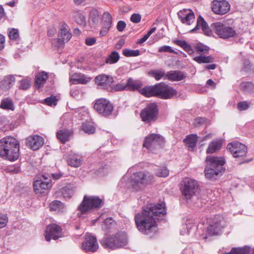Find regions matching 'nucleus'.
<instances>
[{"mask_svg":"<svg viewBox=\"0 0 254 254\" xmlns=\"http://www.w3.org/2000/svg\"><path fill=\"white\" fill-rule=\"evenodd\" d=\"M120 55L117 52H112L107 58L105 63L108 64H113L118 62Z\"/></svg>","mask_w":254,"mask_h":254,"instance_id":"41","label":"nucleus"},{"mask_svg":"<svg viewBox=\"0 0 254 254\" xmlns=\"http://www.w3.org/2000/svg\"><path fill=\"white\" fill-rule=\"evenodd\" d=\"M102 23L103 26L111 27L112 23V16L109 12H105L103 13L102 18Z\"/></svg>","mask_w":254,"mask_h":254,"instance_id":"42","label":"nucleus"},{"mask_svg":"<svg viewBox=\"0 0 254 254\" xmlns=\"http://www.w3.org/2000/svg\"><path fill=\"white\" fill-rule=\"evenodd\" d=\"M94 107L97 112L104 116H109L113 111V105L109 100L104 98L97 100Z\"/></svg>","mask_w":254,"mask_h":254,"instance_id":"12","label":"nucleus"},{"mask_svg":"<svg viewBox=\"0 0 254 254\" xmlns=\"http://www.w3.org/2000/svg\"><path fill=\"white\" fill-rule=\"evenodd\" d=\"M51 187V179L48 175H42L36 178L33 184L34 191L36 193H42Z\"/></svg>","mask_w":254,"mask_h":254,"instance_id":"13","label":"nucleus"},{"mask_svg":"<svg viewBox=\"0 0 254 254\" xmlns=\"http://www.w3.org/2000/svg\"><path fill=\"white\" fill-rule=\"evenodd\" d=\"M63 236L62 229L60 226L53 224L47 226L45 233V237L47 241L52 239L57 240Z\"/></svg>","mask_w":254,"mask_h":254,"instance_id":"16","label":"nucleus"},{"mask_svg":"<svg viewBox=\"0 0 254 254\" xmlns=\"http://www.w3.org/2000/svg\"><path fill=\"white\" fill-rule=\"evenodd\" d=\"M127 85H126V83H118L117 84L115 87H114V89L116 91H122V90H127Z\"/></svg>","mask_w":254,"mask_h":254,"instance_id":"57","label":"nucleus"},{"mask_svg":"<svg viewBox=\"0 0 254 254\" xmlns=\"http://www.w3.org/2000/svg\"><path fill=\"white\" fill-rule=\"evenodd\" d=\"M149 37V36L146 34L142 38L138 40L137 43V44H142V43H144L145 41H146Z\"/></svg>","mask_w":254,"mask_h":254,"instance_id":"64","label":"nucleus"},{"mask_svg":"<svg viewBox=\"0 0 254 254\" xmlns=\"http://www.w3.org/2000/svg\"><path fill=\"white\" fill-rule=\"evenodd\" d=\"M166 74L164 70L162 69L152 70L148 72V75L150 76L154 77L157 81L160 80L162 78L164 79Z\"/></svg>","mask_w":254,"mask_h":254,"instance_id":"33","label":"nucleus"},{"mask_svg":"<svg viewBox=\"0 0 254 254\" xmlns=\"http://www.w3.org/2000/svg\"><path fill=\"white\" fill-rule=\"evenodd\" d=\"M114 224V221L111 218H108L105 220L103 224L102 225L103 230L106 231L110 229L112 226Z\"/></svg>","mask_w":254,"mask_h":254,"instance_id":"48","label":"nucleus"},{"mask_svg":"<svg viewBox=\"0 0 254 254\" xmlns=\"http://www.w3.org/2000/svg\"><path fill=\"white\" fill-rule=\"evenodd\" d=\"M8 36L11 40H16L19 38V33L17 29H12L9 30Z\"/></svg>","mask_w":254,"mask_h":254,"instance_id":"52","label":"nucleus"},{"mask_svg":"<svg viewBox=\"0 0 254 254\" xmlns=\"http://www.w3.org/2000/svg\"><path fill=\"white\" fill-rule=\"evenodd\" d=\"M44 143L43 138L38 135L29 136L26 141L27 146L33 150L39 149Z\"/></svg>","mask_w":254,"mask_h":254,"instance_id":"19","label":"nucleus"},{"mask_svg":"<svg viewBox=\"0 0 254 254\" xmlns=\"http://www.w3.org/2000/svg\"><path fill=\"white\" fill-rule=\"evenodd\" d=\"M157 113L158 108L156 104L151 103L141 110L140 116L143 122L148 124L156 120Z\"/></svg>","mask_w":254,"mask_h":254,"instance_id":"11","label":"nucleus"},{"mask_svg":"<svg viewBox=\"0 0 254 254\" xmlns=\"http://www.w3.org/2000/svg\"><path fill=\"white\" fill-rule=\"evenodd\" d=\"M82 248L86 251L95 252L98 249L99 246L96 238L90 235L85 236V241L82 245Z\"/></svg>","mask_w":254,"mask_h":254,"instance_id":"18","label":"nucleus"},{"mask_svg":"<svg viewBox=\"0 0 254 254\" xmlns=\"http://www.w3.org/2000/svg\"><path fill=\"white\" fill-rule=\"evenodd\" d=\"M127 242V234L124 232H119L115 235L103 238L101 244L106 249L114 250L126 246Z\"/></svg>","mask_w":254,"mask_h":254,"instance_id":"5","label":"nucleus"},{"mask_svg":"<svg viewBox=\"0 0 254 254\" xmlns=\"http://www.w3.org/2000/svg\"><path fill=\"white\" fill-rule=\"evenodd\" d=\"M193 59L198 64L211 63L214 61V58L212 57L202 55L194 57Z\"/></svg>","mask_w":254,"mask_h":254,"instance_id":"38","label":"nucleus"},{"mask_svg":"<svg viewBox=\"0 0 254 254\" xmlns=\"http://www.w3.org/2000/svg\"><path fill=\"white\" fill-rule=\"evenodd\" d=\"M82 129L88 134H92L95 132V128L89 123H84L82 125Z\"/></svg>","mask_w":254,"mask_h":254,"instance_id":"44","label":"nucleus"},{"mask_svg":"<svg viewBox=\"0 0 254 254\" xmlns=\"http://www.w3.org/2000/svg\"><path fill=\"white\" fill-rule=\"evenodd\" d=\"M8 222V218L5 215H0V228L4 227Z\"/></svg>","mask_w":254,"mask_h":254,"instance_id":"56","label":"nucleus"},{"mask_svg":"<svg viewBox=\"0 0 254 254\" xmlns=\"http://www.w3.org/2000/svg\"><path fill=\"white\" fill-rule=\"evenodd\" d=\"M156 176L160 177H166L169 175V170L166 167L158 168L155 172Z\"/></svg>","mask_w":254,"mask_h":254,"instance_id":"46","label":"nucleus"},{"mask_svg":"<svg viewBox=\"0 0 254 254\" xmlns=\"http://www.w3.org/2000/svg\"><path fill=\"white\" fill-rule=\"evenodd\" d=\"M206 166L204 170L205 177L209 180L216 179L224 171L225 162L223 158L208 156L206 158Z\"/></svg>","mask_w":254,"mask_h":254,"instance_id":"3","label":"nucleus"},{"mask_svg":"<svg viewBox=\"0 0 254 254\" xmlns=\"http://www.w3.org/2000/svg\"><path fill=\"white\" fill-rule=\"evenodd\" d=\"M131 21L133 23H138L141 20V16L137 13H134L132 14L130 18Z\"/></svg>","mask_w":254,"mask_h":254,"instance_id":"58","label":"nucleus"},{"mask_svg":"<svg viewBox=\"0 0 254 254\" xmlns=\"http://www.w3.org/2000/svg\"><path fill=\"white\" fill-rule=\"evenodd\" d=\"M164 143L165 139L163 136L159 134L152 133L146 137L143 146L149 151L154 152L163 146Z\"/></svg>","mask_w":254,"mask_h":254,"instance_id":"6","label":"nucleus"},{"mask_svg":"<svg viewBox=\"0 0 254 254\" xmlns=\"http://www.w3.org/2000/svg\"><path fill=\"white\" fill-rule=\"evenodd\" d=\"M251 248L245 246L243 247L233 248L230 254H250Z\"/></svg>","mask_w":254,"mask_h":254,"instance_id":"36","label":"nucleus"},{"mask_svg":"<svg viewBox=\"0 0 254 254\" xmlns=\"http://www.w3.org/2000/svg\"><path fill=\"white\" fill-rule=\"evenodd\" d=\"M195 50L198 54H207L209 50V48L202 44H197L195 46Z\"/></svg>","mask_w":254,"mask_h":254,"instance_id":"47","label":"nucleus"},{"mask_svg":"<svg viewBox=\"0 0 254 254\" xmlns=\"http://www.w3.org/2000/svg\"><path fill=\"white\" fill-rule=\"evenodd\" d=\"M15 79L13 76H6L0 82V87L3 89H9L15 83Z\"/></svg>","mask_w":254,"mask_h":254,"instance_id":"30","label":"nucleus"},{"mask_svg":"<svg viewBox=\"0 0 254 254\" xmlns=\"http://www.w3.org/2000/svg\"><path fill=\"white\" fill-rule=\"evenodd\" d=\"M99 12L97 10H92L89 14V22H92L93 23L97 22L99 20Z\"/></svg>","mask_w":254,"mask_h":254,"instance_id":"45","label":"nucleus"},{"mask_svg":"<svg viewBox=\"0 0 254 254\" xmlns=\"http://www.w3.org/2000/svg\"><path fill=\"white\" fill-rule=\"evenodd\" d=\"M91 78L85 76L84 75H81L78 84H87L91 80Z\"/></svg>","mask_w":254,"mask_h":254,"instance_id":"59","label":"nucleus"},{"mask_svg":"<svg viewBox=\"0 0 254 254\" xmlns=\"http://www.w3.org/2000/svg\"><path fill=\"white\" fill-rule=\"evenodd\" d=\"M50 207L51 210L60 212L64 210V205L61 201L55 200L51 203Z\"/></svg>","mask_w":254,"mask_h":254,"instance_id":"39","label":"nucleus"},{"mask_svg":"<svg viewBox=\"0 0 254 254\" xmlns=\"http://www.w3.org/2000/svg\"><path fill=\"white\" fill-rule=\"evenodd\" d=\"M211 28L221 38L228 39L236 35V32L233 28L221 22H217L212 23Z\"/></svg>","mask_w":254,"mask_h":254,"instance_id":"8","label":"nucleus"},{"mask_svg":"<svg viewBox=\"0 0 254 254\" xmlns=\"http://www.w3.org/2000/svg\"><path fill=\"white\" fill-rule=\"evenodd\" d=\"M59 38L52 40L53 44L58 47L64 46L65 42L68 41L71 37V34L69 32L68 26L65 24H63L60 27V30L58 34Z\"/></svg>","mask_w":254,"mask_h":254,"instance_id":"14","label":"nucleus"},{"mask_svg":"<svg viewBox=\"0 0 254 254\" xmlns=\"http://www.w3.org/2000/svg\"><path fill=\"white\" fill-rule=\"evenodd\" d=\"M197 138V137L195 134L189 135L184 139V142L188 147L192 150L196 145Z\"/></svg>","mask_w":254,"mask_h":254,"instance_id":"32","label":"nucleus"},{"mask_svg":"<svg viewBox=\"0 0 254 254\" xmlns=\"http://www.w3.org/2000/svg\"><path fill=\"white\" fill-rule=\"evenodd\" d=\"M57 99L56 97L54 96H51L46 98L44 103L48 106H55L57 105Z\"/></svg>","mask_w":254,"mask_h":254,"instance_id":"50","label":"nucleus"},{"mask_svg":"<svg viewBox=\"0 0 254 254\" xmlns=\"http://www.w3.org/2000/svg\"><path fill=\"white\" fill-rule=\"evenodd\" d=\"M81 76V74L78 73L72 74L70 77V82L72 84H78Z\"/></svg>","mask_w":254,"mask_h":254,"instance_id":"54","label":"nucleus"},{"mask_svg":"<svg viewBox=\"0 0 254 254\" xmlns=\"http://www.w3.org/2000/svg\"><path fill=\"white\" fill-rule=\"evenodd\" d=\"M152 179V176L148 173H136L131 176V184L132 188L137 190L143 188Z\"/></svg>","mask_w":254,"mask_h":254,"instance_id":"9","label":"nucleus"},{"mask_svg":"<svg viewBox=\"0 0 254 254\" xmlns=\"http://www.w3.org/2000/svg\"><path fill=\"white\" fill-rule=\"evenodd\" d=\"M251 105V103L247 101L240 102L238 104V109L240 111H244L248 109Z\"/></svg>","mask_w":254,"mask_h":254,"instance_id":"53","label":"nucleus"},{"mask_svg":"<svg viewBox=\"0 0 254 254\" xmlns=\"http://www.w3.org/2000/svg\"><path fill=\"white\" fill-rule=\"evenodd\" d=\"M111 27L107 26H103V27L100 32V35L101 36H104L107 34L108 31L109 30Z\"/></svg>","mask_w":254,"mask_h":254,"instance_id":"61","label":"nucleus"},{"mask_svg":"<svg viewBox=\"0 0 254 254\" xmlns=\"http://www.w3.org/2000/svg\"><path fill=\"white\" fill-rule=\"evenodd\" d=\"M126 23L124 21L121 20L118 22L117 28L118 31H123L126 27Z\"/></svg>","mask_w":254,"mask_h":254,"instance_id":"60","label":"nucleus"},{"mask_svg":"<svg viewBox=\"0 0 254 254\" xmlns=\"http://www.w3.org/2000/svg\"><path fill=\"white\" fill-rule=\"evenodd\" d=\"M57 136L61 142L64 143L68 140L70 136V132L66 129L60 130L57 132Z\"/></svg>","mask_w":254,"mask_h":254,"instance_id":"40","label":"nucleus"},{"mask_svg":"<svg viewBox=\"0 0 254 254\" xmlns=\"http://www.w3.org/2000/svg\"><path fill=\"white\" fill-rule=\"evenodd\" d=\"M211 8L215 13L219 15H223L230 10V6L228 2L226 0H214L212 2Z\"/></svg>","mask_w":254,"mask_h":254,"instance_id":"17","label":"nucleus"},{"mask_svg":"<svg viewBox=\"0 0 254 254\" xmlns=\"http://www.w3.org/2000/svg\"><path fill=\"white\" fill-rule=\"evenodd\" d=\"M126 83L127 90H135L141 86V83L139 81L133 80L131 78L127 79Z\"/></svg>","mask_w":254,"mask_h":254,"instance_id":"31","label":"nucleus"},{"mask_svg":"<svg viewBox=\"0 0 254 254\" xmlns=\"http://www.w3.org/2000/svg\"><path fill=\"white\" fill-rule=\"evenodd\" d=\"M0 107L4 110L13 111L14 106L13 101L9 98H6L1 100Z\"/></svg>","mask_w":254,"mask_h":254,"instance_id":"34","label":"nucleus"},{"mask_svg":"<svg viewBox=\"0 0 254 254\" xmlns=\"http://www.w3.org/2000/svg\"><path fill=\"white\" fill-rule=\"evenodd\" d=\"M222 142L221 139H217L211 141L206 149V153L212 154L220 150L222 146Z\"/></svg>","mask_w":254,"mask_h":254,"instance_id":"28","label":"nucleus"},{"mask_svg":"<svg viewBox=\"0 0 254 254\" xmlns=\"http://www.w3.org/2000/svg\"><path fill=\"white\" fill-rule=\"evenodd\" d=\"M82 161L83 158L82 156L76 153L70 154L67 160V162L69 166L75 168L81 166Z\"/></svg>","mask_w":254,"mask_h":254,"instance_id":"24","label":"nucleus"},{"mask_svg":"<svg viewBox=\"0 0 254 254\" xmlns=\"http://www.w3.org/2000/svg\"><path fill=\"white\" fill-rule=\"evenodd\" d=\"M227 148L235 158H243L246 156L247 148L245 145L239 142H231L227 145Z\"/></svg>","mask_w":254,"mask_h":254,"instance_id":"15","label":"nucleus"},{"mask_svg":"<svg viewBox=\"0 0 254 254\" xmlns=\"http://www.w3.org/2000/svg\"><path fill=\"white\" fill-rule=\"evenodd\" d=\"M226 225V222L222 216L216 215L207 228V234L208 236L218 235Z\"/></svg>","mask_w":254,"mask_h":254,"instance_id":"10","label":"nucleus"},{"mask_svg":"<svg viewBox=\"0 0 254 254\" xmlns=\"http://www.w3.org/2000/svg\"><path fill=\"white\" fill-rule=\"evenodd\" d=\"M201 28L202 31L205 34L209 35L211 33L210 30L206 22L204 20V19L199 15L197 18V23L195 27L190 30V33L195 32Z\"/></svg>","mask_w":254,"mask_h":254,"instance_id":"23","label":"nucleus"},{"mask_svg":"<svg viewBox=\"0 0 254 254\" xmlns=\"http://www.w3.org/2000/svg\"><path fill=\"white\" fill-rule=\"evenodd\" d=\"M71 95L75 98H78L80 96L81 93L78 90H72L71 91Z\"/></svg>","mask_w":254,"mask_h":254,"instance_id":"63","label":"nucleus"},{"mask_svg":"<svg viewBox=\"0 0 254 254\" xmlns=\"http://www.w3.org/2000/svg\"><path fill=\"white\" fill-rule=\"evenodd\" d=\"M103 200L98 196L85 195L77 207L79 212L77 215L81 217L83 214L97 210L103 205Z\"/></svg>","mask_w":254,"mask_h":254,"instance_id":"4","label":"nucleus"},{"mask_svg":"<svg viewBox=\"0 0 254 254\" xmlns=\"http://www.w3.org/2000/svg\"><path fill=\"white\" fill-rule=\"evenodd\" d=\"M178 15L181 22L187 25H190L194 22L195 16L193 12L190 9H184L178 12Z\"/></svg>","mask_w":254,"mask_h":254,"instance_id":"20","label":"nucleus"},{"mask_svg":"<svg viewBox=\"0 0 254 254\" xmlns=\"http://www.w3.org/2000/svg\"><path fill=\"white\" fill-rule=\"evenodd\" d=\"M56 194L58 196H63L65 198H69L73 194V188L70 185H67L57 191Z\"/></svg>","mask_w":254,"mask_h":254,"instance_id":"26","label":"nucleus"},{"mask_svg":"<svg viewBox=\"0 0 254 254\" xmlns=\"http://www.w3.org/2000/svg\"><path fill=\"white\" fill-rule=\"evenodd\" d=\"M48 78V75L47 73L45 71L40 72L35 77V86L38 88H40L44 84Z\"/></svg>","mask_w":254,"mask_h":254,"instance_id":"29","label":"nucleus"},{"mask_svg":"<svg viewBox=\"0 0 254 254\" xmlns=\"http://www.w3.org/2000/svg\"><path fill=\"white\" fill-rule=\"evenodd\" d=\"M182 191L185 198L188 200L194 196L199 190L198 182L191 178H186L183 181Z\"/></svg>","mask_w":254,"mask_h":254,"instance_id":"7","label":"nucleus"},{"mask_svg":"<svg viewBox=\"0 0 254 254\" xmlns=\"http://www.w3.org/2000/svg\"><path fill=\"white\" fill-rule=\"evenodd\" d=\"M20 144L15 138L8 136L0 139V157L14 161L19 157Z\"/></svg>","mask_w":254,"mask_h":254,"instance_id":"2","label":"nucleus"},{"mask_svg":"<svg viewBox=\"0 0 254 254\" xmlns=\"http://www.w3.org/2000/svg\"><path fill=\"white\" fill-rule=\"evenodd\" d=\"M166 213L164 202L158 204H149L141 213H138L135 216V222L138 230L146 235L153 232L157 227L155 221L156 217Z\"/></svg>","mask_w":254,"mask_h":254,"instance_id":"1","label":"nucleus"},{"mask_svg":"<svg viewBox=\"0 0 254 254\" xmlns=\"http://www.w3.org/2000/svg\"><path fill=\"white\" fill-rule=\"evenodd\" d=\"M158 51L160 53H162V52L175 53L174 50H173L170 46H166V45L160 47L158 49Z\"/></svg>","mask_w":254,"mask_h":254,"instance_id":"55","label":"nucleus"},{"mask_svg":"<svg viewBox=\"0 0 254 254\" xmlns=\"http://www.w3.org/2000/svg\"><path fill=\"white\" fill-rule=\"evenodd\" d=\"M73 16L77 24L83 26L86 25V18L82 13L78 11H74Z\"/></svg>","mask_w":254,"mask_h":254,"instance_id":"35","label":"nucleus"},{"mask_svg":"<svg viewBox=\"0 0 254 254\" xmlns=\"http://www.w3.org/2000/svg\"><path fill=\"white\" fill-rule=\"evenodd\" d=\"M194 226V225L189 222L188 223H187L184 226V230H181V234L182 235H186V234H188L189 233L190 231V230L191 229H192V228Z\"/></svg>","mask_w":254,"mask_h":254,"instance_id":"51","label":"nucleus"},{"mask_svg":"<svg viewBox=\"0 0 254 254\" xmlns=\"http://www.w3.org/2000/svg\"><path fill=\"white\" fill-rule=\"evenodd\" d=\"M158 97L163 99H168L176 96L177 91L172 87L166 85L164 83H159Z\"/></svg>","mask_w":254,"mask_h":254,"instance_id":"21","label":"nucleus"},{"mask_svg":"<svg viewBox=\"0 0 254 254\" xmlns=\"http://www.w3.org/2000/svg\"><path fill=\"white\" fill-rule=\"evenodd\" d=\"M175 43L178 46L181 47L189 55H192L194 51L190 45L188 44L185 41L176 40Z\"/></svg>","mask_w":254,"mask_h":254,"instance_id":"37","label":"nucleus"},{"mask_svg":"<svg viewBox=\"0 0 254 254\" xmlns=\"http://www.w3.org/2000/svg\"><path fill=\"white\" fill-rule=\"evenodd\" d=\"M140 52L138 50H130L127 49H125L123 50V54L127 57H136L139 55Z\"/></svg>","mask_w":254,"mask_h":254,"instance_id":"43","label":"nucleus"},{"mask_svg":"<svg viewBox=\"0 0 254 254\" xmlns=\"http://www.w3.org/2000/svg\"><path fill=\"white\" fill-rule=\"evenodd\" d=\"M19 83V88L23 90H26L31 86V81L28 79H22Z\"/></svg>","mask_w":254,"mask_h":254,"instance_id":"49","label":"nucleus"},{"mask_svg":"<svg viewBox=\"0 0 254 254\" xmlns=\"http://www.w3.org/2000/svg\"><path fill=\"white\" fill-rule=\"evenodd\" d=\"M95 81L97 85L104 87L112 83L113 81V79L109 75L101 74L95 77Z\"/></svg>","mask_w":254,"mask_h":254,"instance_id":"25","label":"nucleus"},{"mask_svg":"<svg viewBox=\"0 0 254 254\" xmlns=\"http://www.w3.org/2000/svg\"><path fill=\"white\" fill-rule=\"evenodd\" d=\"M185 77L184 73L181 71H170L167 72L164 79L172 81H180Z\"/></svg>","mask_w":254,"mask_h":254,"instance_id":"27","label":"nucleus"},{"mask_svg":"<svg viewBox=\"0 0 254 254\" xmlns=\"http://www.w3.org/2000/svg\"><path fill=\"white\" fill-rule=\"evenodd\" d=\"M96 42V39L94 38H87L85 40V43L88 46H91Z\"/></svg>","mask_w":254,"mask_h":254,"instance_id":"62","label":"nucleus"},{"mask_svg":"<svg viewBox=\"0 0 254 254\" xmlns=\"http://www.w3.org/2000/svg\"><path fill=\"white\" fill-rule=\"evenodd\" d=\"M159 83L154 86L145 87L139 90V92L143 95L149 97L152 96H158L159 92Z\"/></svg>","mask_w":254,"mask_h":254,"instance_id":"22","label":"nucleus"}]
</instances>
